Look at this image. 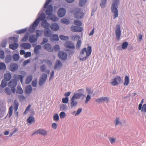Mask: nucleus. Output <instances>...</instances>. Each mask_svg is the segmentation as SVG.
Returning a JSON list of instances; mask_svg holds the SVG:
<instances>
[{
    "label": "nucleus",
    "mask_w": 146,
    "mask_h": 146,
    "mask_svg": "<svg viewBox=\"0 0 146 146\" xmlns=\"http://www.w3.org/2000/svg\"><path fill=\"white\" fill-rule=\"evenodd\" d=\"M53 48L54 50L56 51H58L60 49V48L59 46L58 45H55L54 47Z\"/></svg>",
    "instance_id": "obj_59"
},
{
    "label": "nucleus",
    "mask_w": 146,
    "mask_h": 146,
    "mask_svg": "<svg viewBox=\"0 0 146 146\" xmlns=\"http://www.w3.org/2000/svg\"><path fill=\"white\" fill-rule=\"evenodd\" d=\"M30 59H28L25 61L23 63V66H24L26 65L27 64L29 63L30 62Z\"/></svg>",
    "instance_id": "obj_64"
},
{
    "label": "nucleus",
    "mask_w": 146,
    "mask_h": 146,
    "mask_svg": "<svg viewBox=\"0 0 146 146\" xmlns=\"http://www.w3.org/2000/svg\"><path fill=\"white\" fill-rule=\"evenodd\" d=\"M39 23L38 19H36L33 23L31 27L32 28L35 30L36 28L38 26Z\"/></svg>",
    "instance_id": "obj_20"
},
{
    "label": "nucleus",
    "mask_w": 146,
    "mask_h": 146,
    "mask_svg": "<svg viewBox=\"0 0 146 146\" xmlns=\"http://www.w3.org/2000/svg\"><path fill=\"white\" fill-rule=\"evenodd\" d=\"M91 98V97L90 96L89 94L86 97V100L85 101V103H87L89 101V100Z\"/></svg>",
    "instance_id": "obj_58"
},
{
    "label": "nucleus",
    "mask_w": 146,
    "mask_h": 146,
    "mask_svg": "<svg viewBox=\"0 0 146 146\" xmlns=\"http://www.w3.org/2000/svg\"><path fill=\"white\" fill-rule=\"evenodd\" d=\"M50 28L53 31H56L59 29V26L56 23H54L51 25L50 26Z\"/></svg>",
    "instance_id": "obj_18"
},
{
    "label": "nucleus",
    "mask_w": 146,
    "mask_h": 146,
    "mask_svg": "<svg viewBox=\"0 0 146 146\" xmlns=\"http://www.w3.org/2000/svg\"><path fill=\"white\" fill-rule=\"evenodd\" d=\"M18 44L17 43L11 44L9 45L10 48L14 50L17 49L18 47Z\"/></svg>",
    "instance_id": "obj_27"
},
{
    "label": "nucleus",
    "mask_w": 146,
    "mask_h": 146,
    "mask_svg": "<svg viewBox=\"0 0 146 146\" xmlns=\"http://www.w3.org/2000/svg\"><path fill=\"white\" fill-rule=\"evenodd\" d=\"M11 57L10 56H7L5 60L7 62H9L11 60Z\"/></svg>",
    "instance_id": "obj_61"
},
{
    "label": "nucleus",
    "mask_w": 146,
    "mask_h": 146,
    "mask_svg": "<svg viewBox=\"0 0 146 146\" xmlns=\"http://www.w3.org/2000/svg\"><path fill=\"white\" fill-rule=\"evenodd\" d=\"M51 40L58 41L59 40L58 37L56 34H53Z\"/></svg>",
    "instance_id": "obj_41"
},
{
    "label": "nucleus",
    "mask_w": 146,
    "mask_h": 146,
    "mask_svg": "<svg viewBox=\"0 0 146 146\" xmlns=\"http://www.w3.org/2000/svg\"><path fill=\"white\" fill-rule=\"evenodd\" d=\"M5 92L7 94H11V91L10 89L8 88H7L5 89Z\"/></svg>",
    "instance_id": "obj_56"
},
{
    "label": "nucleus",
    "mask_w": 146,
    "mask_h": 146,
    "mask_svg": "<svg viewBox=\"0 0 146 146\" xmlns=\"http://www.w3.org/2000/svg\"><path fill=\"white\" fill-rule=\"evenodd\" d=\"M27 31L26 29H22L17 31V33L18 34H21L25 33Z\"/></svg>",
    "instance_id": "obj_48"
},
{
    "label": "nucleus",
    "mask_w": 146,
    "mask_h": 146,
    "mask_svg": "<svg viewBox=\"0 0 146 146\" xmlns=\"http://www.w3.org/2000/svg\"><path fill=\"white\" fill-rule=\"evenodd\" d=\"M28 33L26 34L25 36L22 39V41L23 42H26L27 40L28 39Z\"/></svg>",
    "instance_id": "obj_53"
},
{
    "label": "nucleus",
    "mask_w": 146,
    "mask_h": 146,
    "mask_svg": "<svg viewBox=\"0 0 146 146\" xmlns=\"http://www.w3.org/2000/svg\"><path fill=\"white\" fill-rule=\"evenodd\" d=\"M122 82L123 81L121 76H116L113 79L111 82V84L113 86H117L118 84L122 83Z\"/></svg>",
    "instance_id": "obj_7"
},
{
    "label": "nucleus",
    "mask_w": 146,
    "mask_h": 146,
    "mask_svg": "<svg viewBox=\"0 0 146 146\" xmlns=\"http://www.w3.org/2000/svg\"><path fill=\"white\" fill-rule=\"evenodd\" d=\"M41 48V46L40 45L36 46L34 50V52L36 55H37L39 52V50Z\"/></svg>",
    "instance_id": "obj_25"
},
{
    "label": "nucleus",
    "mask_w": 146,
    "mask_h": 146,
    "mask_svg": "<svg viewBox=\"0 0 146 146\" xmlns=\"http://www.w3.org/2000/svg\"><path fill=\"white\" fill-rule=\"evenodd\" d=\"M45 15L43 13H41L38 18L37 19H38V21H42L45 20L44 19H45Z\"/></svg>",
    "instance_id": "obj_34"
},
{
    "label": "nucleus",
    "mask_w": 146,
    "mask_h": 146,
    "mask_svg": "<svg viewBox=\"0 0 146 146\" xmlns=\"http://www.w3.org/2000/svg\"><path fill=\"white\" fill-rule=\"evenodd\" d=\"M75 99H74L72 97L71 99V102L70 103V105L72 108L75 106H76L77 105L78 102L76 101H75Z\"/></svg>",
    "instance_id": "obj_21"
},
{
    "label": "nucleus",
    "mask_w": 146,
    "mask_h": 146,
    "mask_svg": "<svg viewBox=\"0 0 146 146\" xmlns=\"http://www.w3.org/2000/svg\"><path fill=\"white\" fill-rule=\"evenodd\" d=\"M125 82L123 84L125 86H127L129 82V76H126L125 77Z\"/></svg>",
    "instance_id": "obj_31"
},
{
    "label": "nucleus",
    "mask_w": 146,
    "mask_h": 146,
    "mask_svg": "<svg viewBox=\"0 0 146 146\" xmlns=\"http://www.w3.org/2000/svg\"><path fill=\"white\" fill-rule=\"evenodd\" d=\"M33 78V76L31 75H30L28 76L26 80V83L27 84H28L31 81Z\"/></svg>",
    "instance_id": "obj_30"
},
{
    "label": "nucleus",
    "mask_w": 146,
    "mask_h": 146,
    "mask_svg": "<svg viewBox=\"0 0 146 146\" xmlns=\"http://www.w3.org/2000/svg\"><path fill=\"white\" fill-rule=\"evenodd\" d=\"M44 48L46 50L50 52H52L53 50L51 45L48 43L45 44L44 46Z\"/></svg>",
    "instance_id": "obj_17"
},
{
    "label": "nucleus",
    "mask_w": 146,
    "mask_h": 146,
    "mask_svg": "<svg viewBox=\"0 0 146 146\" xmlns=\"http://www.w3.org/2000/svg\"><path fill=\"white\" fill-rule=\"evenodd\" d=\"M5 57L4 52L3 50H0V58L3 59Z\"/></svg>",
    "instance_id": "obj_51"
},
{
    "label": "nucleus",
    "mask_w": 146,
    "mask_h": 146,
    "mask_svg": "<svg viewBox=\"0 0 146 146\" xmlns=\"http://www.w3.org/2000/svg\"><path fill=\"white\" fill-rule=\"evenodd\" d=\"M71 30L73 32H80L82 31L83 28L81 27L72 25L71 27Z\"/></svg>",
    "instance_id": "obj_11"
},
{
    "label": "nucleus",
    "mask_w": 146,
    "mask_h": 146,
    "mask_svg": "<svg viewBox=\"0 0 146 146\" xmlns=\"http://www.w3.org/2000/svg\"><path fill=\"white\" fill-rule=\"evenodd\" d=\"M107 0H101V2L100 3V6L102 8H104L106 5V3Z\"/></svg>",
    "instance_id": "obj_36"
},
{
    "label": "nucleus",
    "mask_w": 146,
    "mask_h": 146,
    "mask_svg": "<svg viewBox=\"0 0 146 146\" xmlns=\"http://www.w3.org/2000/svg\"><path fill=\"white\" fill-rule=\"evenodd\" d=\"M6 69V65L3 62L0 63V70H5Z\"/></svg>",
    "instance_id": "obj_33"
},
{
    "label": "nucleus",
    "mask_w": 146,
    "mask_h": 146,
    "mask_svg": "<svg viewBox=\"0 0 146 146\" xmlns=\"http://www.w3.org/2000/svg\"><path fill=\"white\" fill-rule=\"evenodd\" d=\"M34 121V118L33 116H31L27 119V121L28 123H31Z\"/></svg>",
    "instance_id": "obj_43"
},
{
    "label": "nucleus",
    "mask_w": 146,
    "mask_h": 146,
    "mask_svg": "<svg viewBox=\"0 0 146 146\" xmlns=\"http://www.w3.org/2000/svg\"><path fill=\"white\" fill-rule=\"evenodd\" d=\"M74 24L80 26L82 25V23L81 21L78 20H76L74 21Z\"/></svg>",
    "instance_id": "obj_44"
},
{
    "label": "nucleus",
    "mask_w": 146,
    "mask_h": 146,
    "mask_svg": "<svg viewBox=\"0 0 146 146\" xmlns=\"http://www.w3.org/2000/svg\"><path fill=\"white\" fill-rule=\"evenodd\" d=\"M53 117V120L55 121H58L59 119V117L57 113L55 114L54 115Z\"/></svg>",
    "instance_id": "obj_45"
},
{
    "label": "nucleus",
    "mask_w": 146,
    "mask_h": 146,
    "mask_svg": "<svg viewBox=\"0 0 146 146\" xmlns=\"http://www.w3.org/2000/svg\"><path fill=\"white\" fill-rule=\"evenodd\" d=\"M78 92L77 93H74L72 97L75 99H79L81 98H84L85 96V95L83 94L84 90L82 88L79 89L78 90Z\"/></svg>",
    "instance_id": "obj_5"
},
{
    "label": "nucleus",
    "mask_w": 146,
    "mask_h": 146,
    "mask_svg": "<svg viewBox=\"0 0 146 146\" xmlns=\"http://www.w3.org/2000/svg\"><path fill=\"white\" fill-rule=\"evenodd\" d=\"M31 107V106L30 105H29L26 108L25 111L23 114L25 115L26 114L28 111L30 110Z\"/></svg>",
    "instance_id": "obj_49"
},
{
    "label": "nucleus",
    "mask_w": 146,
    "mask_h": 146,
    "mask_svg": "<svg viewBox=\"0 0 146 146\" xmlns=\"http://www.w3.org/2000/svg\"><path fill=\"white\" fill-rule=\"evenodd\" d=\"M7 82L5 80H3L0 86L2 88H4L7 86Z\"/></svg>",
    "instance_id": "obj_47"
},
{
    "label": "nucleus",
    "mask_w": 146,
    "mask_h": 146,
    "mask_svg": "<svg viewBox=\"0 0 146 146\" xmlns=\"http://www.w3.org/2000/svg\"><path fill=\"white\" fill-rule=\"evenodd\" d=\"M31 55V53L30 52H28L25 53L24 55L25 58H27L29 57H30Z\"/></svg>",
    "instance_id": "obj_55"
},
{
    "label": "nucleus",
    "mask_w": 146,
    "mask_h": 146,
    "mask_svg": "<svg viewBox=\"0 0 146 146\" xmlns=\"http://www.w3.org/2000/svg\"><path fill=\"white\" fill-rule=\"evenodd\" d=\"M44 61L48 66H50L52 65V63L50 61L48 60H45Z\"/></svg>",
    "instance_id": "obj_62"
},
{
    "label": "nucleus",
    "mask_w": 146,
    "mask_h": 146,
    "mask_svg": "<svg viewBox=\"0 0 146 146\" xmlns=\"http://www.w3.org/2000/svg\"><path fill=\"white\" fill-rule=\"evenodd\" d=\"M13 78L8 83V86L11 88V91L13 93L16 91L15 87L17 84V81L20 80L22 84H23V76L21 75L15 74L13 76Z\"/></svg>",
    "instance_id": "obj_1"
},
{
    "label": "nucleus",
    "mask_w": 146,
    "mask_h": 146,
    "mask_svg": "<svg viewBox=\"0 0 146 146\" xmlns=\"http://www.w3.org/2000/svg\"><path fill=\"white\" fill-rule=\"evenodd\" d=\"M13 58L15 61H17L19 59V56L18 54H15L13 55Z\"/></svg>",
    "instance_id": "obj_46"
},
{
    "label": "nucleus",
    "mask_w": 146,
    "mask_h": 146,
    "mask_svg": "<svg viewBox=\"0 0 146 146\" xmlns=\"http://www.w3.org/2000/svg\"><path fill=\"white\" fill-rule=\"evenodd\" d=\"M115 33L116 37L117 40H119L120 38L121 33L120 26L119 25H116Z\"/></svg>",
    "instance_id": "obj_8"
},
{
    "label": "nucleus",
    "mask_w": 146,
    "mask_h": 146,
    "mask_svg": "<svg viewBox=\"0 0 146 146\" xmlns=\"http://www.w3.org/2000/svg\"><path fill=\"white\" fill-rule=\"evenodd\" d=\"M59 58L62 60H64V52L63 51H60L58 53Z\"/></svg>",
    "instance_id": "obj_32"
},
{
    "label": "nucleus",
    "mask_w": 146,
    "mask_h": 146,
    "mask_svg": "<svg viewBox=\"0 0 146 146\" xmlns=\"http://www.w3.org/2000/svg\"><path fill=\"white\" fill-rule=\"evenodd\" d=\"M18 68V65L15 63L11 64L10 66V70L11 71H14L17 70Z\"/></svg>",
    "instance_id": "obj_15"
},
{
    "label": "nucleus",
    "mask_w": 146,
    "mask_h": 146,
    "mask_svg": "<svg viewBox=\"0 0 146 146\" xmlns=\"http://www.w3.org/2000/svg\"><path fill=\"white\" fill-rule=\"evenodd\" d=\"M19 107V103L17 100H15L14 102V108L15 112H16L18 110Z\"/></svg>",
    "instance_id": "obj_28"
},
{
    "label": "nucleus",
    "mask_w": 146,
    "mask_h": 146,
    "mask_svg": "<svg viewBox=\"0 0 146 146\" xmlns=\"http://www.w3.org/2000/svg\"><path fill=\"white\" fill-rule=\"evenodd\" d=\"M13 106H11L9 108L8 113V116L10 117L11 116L13 113Z\"/></svg>",
    "instance_id": "obj_40"
},
{
    "label": "nucleus",
    "mask_w": 146,
    "mask_h": 146,
    "mask_svg": "<svg viewBox=\"0 0 146 146\" xmlns=\"http://www.w3.org/2000/svg\"><path fill=\"white\" fill-rule=\"evenodd\" d=\"M32 88L31 86L29 85L27 86L25 88V92L26 93L29 94L31 93L32 91Z\"/></svg>",
    "instance_id": "obj_29"
},
{
    "label": "nucleus",
    "mask_w": 146,
    "mask_h": 146,
    "mask_svg": "<svg viewBox=\"0 0 146 146\" xmlns=\"http://www.w3.org/2000/svg\"><path fill=\"white\" fill-rule=\"evenodd\" d=\"M80 36L79 35H73L71 36V39L74 41L78 40L80 39Z\"/></svg>",
    "instance_id": "obj_37"
},
{
    "label": "nucleus",
    "mask_w": 146,
    "mask_h": 146,
    "mask_svg": "<svg viewBox=\"0 0 146 146\" xmlns=\"http://www.w3.org/2000/svg\"><path fill=\"white\" fill-rule=\"evenodd\" d=\"M37 40V38L35 35H31L29 36V41L31 43L36 42Z\"/></svg>",
    "instance_id": "obj_16"
},
{
    "label": "nucleus",
    "mask_w": 146,
    "mask_h": 146,
    "mask_svg": "<svg viewBox=\"0 0 146 146\" xmlns=\"http://www.w3.org/2000/svg\"><path fill=\"white\" fill-rule=\"evenodd\" d=\"M41 25L46 29H48L50 26V24L47 22V21L46 20L42 21Z\"/></svg>",
    "instance_id": "obj_24"
},
{
    "label": "nucleus",
    "mask_w": 146,
    "mask_h": 146,
    "mask_svg": "<svg viewBox=\"0 0 146 146\" xmlns=\"http://www.w3.org/2000/svg\"><path fill=\"white\" fill-rule=\"evenodd\" d=\"M46 67L44 65L41 66L40 67V69L41 71L44 72L46 70Z\"/></svg>",
    "instance_id": "obj_63"
},
{
    "label": "nucleus",
    "mask_w": 146,
    "mask_h": 146,
    "mask_svg": "<svg viewBox=\"0 0 146 146\" xmlns=\"http://www.w3.org/2000/svg\"><path fill=\"white\" fill-rule=\"evenodd\" d=\"M62 66V64L61 62L59 60H57L56 62V63L54 66V69H55L59 68L61 67Z\"/></svg>",
    "instance_id": "obj_23"
},
{
    "label": "nucleus",
    "mask_w": 146,
    "mask_h": 146,
    "mask_svg": "<svg viewBox=\"0 0 146 146\" xmlns=\"http://www.w3.org/2000/svg\"><path fill=\"white\" fill-rule=\"evenodd\" d=\"M52 1V0H47L44 5V8H47V7L49 4V3L51 2Z\"/></svg>",
    "instance_id": "obj_54"
},
{
    "label": "nucleus",
    "mask_w": 146,
    "mask_h": 146,
    "mask_svg": "<svg viewBox=\"0 0 146 146\" xmlns=\"http://www.w3.org/2000/svg\"><path fill=\"white\" fill-rule=\"evenodd\" d=\"M11 78V75L9 72H7L4 75V80L6 81H9Z\"/></svg>",
    "instance_id": "obj_19"
},
{
    "label": "nucleus",
    "mask_w": 146,
    "mask_h": 146,
    "mask_svg": "<svg viewBox=\"0 0 146 146\" xmlns=\"http://www.w3.org/2000/svg\"><path fill=\"white\" fill-rule=\"evenodd\" d=\"M82 44V42L81 40H78L76 45V48H80Z\"/></svg>",
    "instance_id": "obj_52"
},
{
    "label": "nucleus",
    "mask_w": 146,
    "mask_h": 146,
    "mask_svg": "<svg viewBox=\"0 0 146 146\" xmlns=\"http://www.w3.org/2000/svg\"><path fill=\"white\" fill-rule=\"evenodd\" d=\"M92 52V49L91 46H88L87 49L86 48H84L82 49L80 51V54L81 56H82L85 52L86 56L84 57L80 58V60L82 61H84L87 59L89 56L90 55Z\"/></svg>",
    "instance_id": "obj_3"
},
{
    "label": "nucleus",
    "mask_w": 146,
    "mask_h": 146,
    "mask_svg": "<svg viewBox=\"0 0 146 146\" xmlns=\"http://www.w3.org/2000/svg\"><path fill=\"white\" fill-rule=\"evenodd\" d=\"M141 111L142 112H144L145 113L146 112V104H144L143 105Z\"/></svg>",
    "instance_id": "obj_60"
},
{
    "label": "nucleus",
    "mask_w": 146,
    "mask_h": 146,
    "mask_svg": "<svg viewBox=\"0 0 146 146\" xmlns=\"http://www.w3.org/2000/svg\"><path fill=\"white\" fill-rule=\"evenodd\" d=\"M36 133H39L42 135H47V132L44 129H38L36 131H35L34 133H33L32 135H33Z\"/></svg>",
    "instance_id": "obj_12"
},
{
    "label": "nucleus",
    "mask_w": 146,
    "mask_h": 146,
    "mask_svg": "<svg viewBox=\"0 0 146 146\" xmlns=\"http://www.w3.org/2000/svg\"><path fill=\"white\" fill-rule=\"evenodd\" d=\"M53 11L52 6L50 5H48L46 11V13L49 16H51L50 19L54 22H55L58 20L57 18L54 15H52V13Z\"/></svg>",
    "instance_id": "obj_4"
},
{
    "label": "nucleus",
    "mask_w": 146,
    "mask_h": 146,
    "mask_svg": "<svg viewBox=\"0 0 146 146\" xmlns=\"http://www.w3.org/2000/svg\"><path fill=\"white\" fill-rule=\"evenodd\" d=\"M120 3V0H113L111 5V11L113 14V19L118 17V7Z\"/></svg>",
    "instance_id": "obj_2"
},
{
    "label": "nucleus",
    "mask_w": 146,
    "mask_h": 146,
    "mask_svg": "<svg viewBox=\"0 0 146 146\" xmlns=\"http://www.w3.org/2000/svg\"><path fill=\"white\" fill-rule=\"evenodd\" d=\"M109 99L107 97H102L100 98H98L96 100V101L99 103L102 102H108L109 101Z\"/></svg>",
    "instance_id": "obj_13"
},
{
    "label": "nucleus",
    "mask_w": 146,
    "mask_h": 146,
    "mask_svg": "<svg viewBox=\"0 0 146 146\" xmlns=\"http://www.w3.org/2000/svg\"><path fill=\"white\" fill-rule=\"evenodd\" d=\"M64 46L68 49H74L75 46L74 43L71 41H67L65 42L64 44Z\"/></svg>",
    "instance_id": "obj_9"
},
{
    "label": "nucleus",
    "mask_w": 146,
    "mask_h": 146,
    "mask_svg": "<svg viewBox=\"0 0 146 146\" xmlns=\"http://www.w3.org/2000/svg\"><path fill=\"white\" fill-rule=\"evenodd\" d=\"M44 35L46 37H50L51 35V32L50 30L48 29H46L44 31Z\"/></svg>",
    "instance_id": "obj_26"
},
{
    "label": "nucleus",
    "mask_w": 146,
    "mask_h": 146,
    "mask_svg": "<svg viewBox=\"0 0 146 146\" xmlns=\"http://www.w3.org/2000/svg\"><path fill=\"white\" fill-rule=\"evenodd\" d=\"M10 39L12 40V42H17L18 41V38L17 37H11Z\"/></svg>",
    "instance_id": "obj_50"
},
{
    "label": "nucleus",
    "mask_w": 146,
    "mask_h": 146,
    "mask_svg": "<svg viewBox=\"0 0 146 146\" xmlns=\"http://www.w3.org/2000/svg\"><path fill=\"white\" fill-rule=\"evenodd\" d=\"M72 13H74L75 18L77 19H81L84 16L83 14L80 9H75Z\"/></svg>",
    "instance_id": "obj_6"
},
{
    "label": "nucleus",
    "mask_w": 146,
    "mask_h": 146,
    "mask_svg": "<svg viewBox=\"0 0 146 146\" xmlns=\"http://www.w3.org/2000/svg\"><path fill=\"white\" fill-rule=\"evenodd\" d=\"M47 77V75L46 74H42L39 82V84L40 86H42L44 84L46 80Z\"/></svg>",
    "instance_id": "obj_10"
},
{
    "label": "nucleus",
    "mask_w": 146,
    "mask_h": 146,
    "mask_svg": "<svg viewBox=\"0 0 146 146\" xmlns=\"http://www.w3.org/2000/svg\"><path fill=\"white\" fill-rule=\"evenodd\" d=\"M128 43L127 42H123L122 45V48L123 49H126L128 45Z\"/></svg>",
    "instance_id": "obj_42"
},
{
    "label": "nucleus",
    "mask_w": 146,
    "mask_h": 146,
    "mask_svg": "<svg viewBox=\"0 0 146 146\" xmlns=\"http://www.w3.org/2000/svg\"><path fill=\"white\" fill-rule=\"evenodd\" d=\"M23 93V91L20 86H18L17 88V93L19 94H22Z\"/></svg>",
    "instance_id": "obj_38"
},
{
    "label": "nucleus",
    "mask_w": 146,
    "mask_h": 146,
    "mask_svg": "<svg viewBox=\"0 0 146 146\" xmlns=\"http://www.w3.org/2000/svg\"><path fill=\"white\" fill-rule=\"evenodd\" d=\"M64 51L66 52V53L67 54H68L69 55H73L74 52V51L73 50H70L68 48V49H64Z\"/></svg>",
    "instance_id": "obj_35"
},
{
    "label": "nucleus",
    "mask_w": 146,
    "mask_h": 146,
    "mask_svg": "<svg viewBox=\"0 0 146 146\" xmlns=\"http://www.w3.org/2000/svg\"><path fill=\"white\" fill-rule=\"evenodd\" d=\"M86 0H80L79 5L81 7L84 6L86 3Z\"/></svg>",
    "instance_id": "obj_39"
},
{
    "label": "nucleus",
    "mask_w": 146,
    "mask_h": 146,
    "mask_svg": "<svg viewBox=\"0 0 146 146\" xmlns=\"http://www.w3.org/2000/svg\"><path fill=\"white\" fill-rule=\"evenodd\" d=\"M21 47L24 49H28L31 48V44L28 43H25L21 44L20 45Z\"/></svg>",
    "instance_id": "obj_14"
},
{
    "label": "nucleus",
    "mask_w": 146,
    "mask_h": 146,
    "mask_svg": "<svg viewBox=\"0 0 146 146\" xmlns=\"http://www.w3.org/2000/svg\"><path fill=\"white\" fill-rule=\"evenodd\" d=\"M58 15L59 17H62L64 16V8H60L58 11Z\"/></svg>",
    "instance_id": "obj_22"
},
{
    "label": "nucleus",
    "mask_w": 146,
    "mask_h": 146,
    "mask_svg": "<svg viewBox=\"0 0 146 146\" xmlns=\"http://www.w3.org/2000/svg\"><path fill=\"white\" fill-rule=\"evenodd\" d=\"M82 110V109L81 108L78 109L76 113H75V115L76 116L79 115L81 112Z\"/></svg>",
    "instance_id": "obj_57"
}]
</instances>
